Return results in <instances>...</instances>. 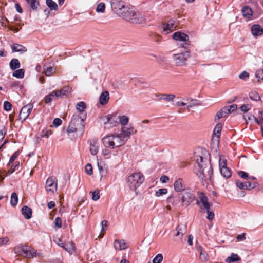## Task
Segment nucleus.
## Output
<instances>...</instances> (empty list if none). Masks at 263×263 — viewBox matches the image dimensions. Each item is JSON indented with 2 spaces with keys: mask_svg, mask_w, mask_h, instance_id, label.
Listing matches in <instances>:
<instances>
[{
  "mask_svg": "<svg viewBox=\"0 0 263 263\" xmlns=\"http://www.w3.org/2000/svg\"><path fill=\"white\" fill-rule=\"evenodd\" d=\"M121 131L123 136L121 135L111 134L103 137L102 141L104 146L112 149L119 147L124 144V138H129L131 134L137 133V130H135L134 127L132 126L126 128L125 127H122Z\"/></svg>",
  "mask_w": 263,
  "mask_h": 263,
  "instance_id": "nucleus-1",
  "label": "nucleus"
},
{
  "mask_svg": "<svg viewBox=\"0 0 263 263\" xmlns=\"http://www.w3.org/2000/svg\"><path fill=\"white\" fill-rule=\"evenodd\" d=\"M195 160L197 164V171H195V173L199 178L202 180H206L208 177L211 180L213 174V168L207 158L201 156H196Z\"/></svg>",
  "mask_w": 263,
  "mask_h": 263,
  "instance_id": "nucleus-2",
  "label": "nucleus"
},
{
  "mask_svg": "<svg viewBox=\"0 0 263 263\" xmlns=\"http://www.w3.org/2000/svg\"><path fill=\"white\" fill-rule=\"evenodd\" d=\"M86 118V114L80 116L78 114H74L72 117L69 123L67 131L68 133H78L79 136L82 135L84 131V120Z\"/></svg>",
  "mask_w": 263,
  "mask_h": 263,
  "instance_id": "nucleus-3",
  "label": "nucleus"
},
{
  "mask_svg": "<svg viewBox=\"0 0 263 263\" xmlns=\"http://www.w3.org/2000/svg\"><path fill=\"white\" fill-rule=\"evenodd\" d=\"M124 20L134 24H143L146 22L144 15L133 7H130L126 12Z\"/></svg>",
  "mask_w": 263,
  "mask_h": 263,
  "instance_id": "nucleus-4",
  "label": "nucleus"
},
{
  "mask_svg": "<svg viewBox=\"0 0 263 263\" xmlns=\"http://www.w3.org/2000/svg\"><path fill=\"white\" fill-rule=\"evenodd\" d=\"M189 46V43H185L182 45V48H184L185 51H181L179 53L173 54V59L176 65L183 66L186 65L187 59L190 55Z\"/></svg>",
  "mask_w": 263,
  "mask_h": 263,
  "instance_id": "nucleus-5",
  "label": "nucleus"
},
{
  "mask_svg": "<svg viewBox=\"0 0 263 263\" xmlns=\"http://www.w3.org/2000/svg\"><path fill=\"white\" fill-rule=\"evenodd\" d=\"M110 4L113 11L122 18L130 8L129 6H126L125 2L122 0H112Z\"/></svg>",
  "mask_w": 263,
  "mask_h": 263,
  "instance_id": "nucleus-6",
  "label": "nucleus"
},
{
  "mask_svg": "<svg viewBox=\"0 0 263 263\" xmlns=\"http://www.w3.org/2000/svg\"><path fill=\"white\" fill-rule=\"evenodd\" d=\"M144 181V177L140 173H135L132 174L127 178V183L130 189L136 191Z\"/></svg>",
  "mask_w": 263,
  "mask_h": 263,
  "instance_id": "nucleus-7",
  "label": "nucleus"
},
{
  "mask_svg": "<svg viewBox=\"0 0 263 263\" xmlns=\"http://www.w3.org/2000/svg\"><path fill=\"white\" fill-rule=\"evenodd\" d=\"M15 253L23 257L31 258L36 254V251L31 247L25 245H19L14 248Z\"/></svg>",
  "mask_w": 263,
  "mask_h": 263,
  "instance_id": "nucleus-8",
  "label": "nucleus"
},
{
  "mask_svg": "<svg viewBox=\"0 0 263 263\" xmlns=\"http://www.w3.org/2000/svg\"><path fill=\"white\" fill-rule=\"evenodd\" d=\"M119 118L116 114H109L102 116L100 118L101 122L103 124L104 128L110 129L118 124Z\"/></svg>",
  "mask_w": 263,
  "mask_h": 263,
  "instance_id": "nucleus-9",
  "label": "nucleus"
},
{
  "mask_svg": "<svg viewBox=\"0 0 263 263\" xmlns=\"http://www.w3.org/2000/svg\"><path fill=\"white\" fill-rule=\"evenodd\" d=\"M195 199V196L191 191H185L180 198V202L183 206L187 207Z\"/></svg>",
  "mask_w": 263,
  "mask_h": 263,
  "instance_id": "nucleus-10",
  "label": "nucleus"
},
{
  "mask_svg": "<svg viewBox=\"0 0 263 263\" xmlns=\"http://www.w3.org/2000/svg\"><path fill=\"white\" fill-rule=\"evenodd\" d=\"M46 190L48 193H53L57 191V183L55 177H49L46 182Z\"/></svg>",
  "mask_w": 263,
  "mask_h": 263,
  "instance_id": "nucleus-11",
  "label": "nucleus"
},
{
  "mask_svg": "<svg viewBox=\"0 0 263 263\" xmlns=\"http://www.w3.org/2000/svg\"><path fill=\"white\" fill-rule=\"evenodd\" d=\"M199 199L200 201L197 200L196 203L200 206L201 211L203 209L206 210L210 209V204L208 202V198L204 194L200 193L199 194Z\"/></svg>",
  "mask_w": 263,
  "mask_h": 263,
  "instance_id": "nucleus-12",
  "label": "nucleus"
},
{
  "mask_svg": "<svg viewBox=\"0 0 263 263\" xmlns=\"http://www.w3.org/2000/svg\"><path fill=\"white\" fill-rule=\"evenodd\" d=\"M33 105L29 103L24 106L20 111L19 118L22 120L23 121H25L27 117L30 115L32 109Z\"/></svg>",
  "mask_w": 263,
  "mask_h": 263,
  "instance_id": "nucleus-13",
  "label": "nucleus"
},
{
  "mask_svg": "<svg viewBox=\"0 0 263 263\" xmlns=\"http://www.w3.org/2000/svg\"><path fill=\"white\" fill-rule=\"evenodd\" d=\"M235 184L236 186L241 190H250L256 187L257 183H255L254 184H252L248 181L242 182L241 181L237 180H236Z\"/></svg>",
  "mask_w": 263,
  "mask_h": 263,
  "instance_id": "nucleus-14",
  "label": "nucleus"
},
{
  "mask_svg": "<svg viewBox=\"0 0 263 263\" xmlns=\"http://www.w3.org/2000/svg\"><path fill=\"white\" fill-rule=\"evenodd\" d=\"M173 39L176 41L184 42V44H182V46L184 45L185 43H189V36L183 32L179 31L175 32L173 34Z\"/></svg>",
  "mask_w": 263,
  "mask_h": 263,
  "instance_id": "nucleus-15",
  "label": "nucleus"
},
{
  "mask_svg": "<svg viewBox=\"0 0 263 263\" xmlns=\"http://www.w3.org/2000/svg\"><path fill=\"white\" fill-rule=\"evenodd\" d=\"M174 188L175 191L177 192L184 191L185 188V185H184V182L183 179L179 178L177 179L174 183Z\"/></svg>",
  "mask_w": 263,
  "mask_h": 263,
  "instance_id": "nucleus-16",
  "label": "nucleus"
},
{
  "mask_svg": "<svg viewBox=\"0 0 263 263\" xmlns=\"http://www.w3.org/2000/svg\"><path fill=\"white\" fill-rule=\"evenodd\" d=\"M197 250L199 252V259L202 262H206L209 259L208 254L203 249L201 246H197Z\"/></svg>",
  "mask_w": 263,
  "mask_h": 263,
  "instance_id": "nucleus-17",
  "label": "nucleus"
},
{
  "mask_svg": "<svg viewBox=\"0 0 263 263\" xmlns=\"http://www.w3.org/2000/svg\"><path fill=\"white\" fill-rule=\"evenodd\" d=\"M58 94H60L59 92H56V91H53L49 95H47L45 98L44 101L47 104L50 103L52 100H55L59 98Z\"/></svg>",
  "mask_w": 263,
  "mask_h": 263,
  "instance_id": "nucleus-18",
  "label": "nucleus"
},
{
  "mask_svg": "<svg viewBox=\"0 0 263 263\" xmlns=\"http://www.w3.org/2000/svg\"><path fill=\"white\" fill-rule=\"evenodd\" d=\"M176 28V26L175 24V22L174 21L171 20L168 21L167 24H164L163 25V31L164 32H166L169 31L171 32L173 31Z\"/></svg>",
  "mask_w": 263,
  "mask_h": 263,
  "instance_id": "nucleus-19",
  "label": "nucleus"
},
{
  "mask_svg": "<svg viewBox=\"0 0 263 263\" xmlns=\"http://www.w3.org/2000/svg\"><path fill=\"white\" fill-rule=\"evenodd\" d=\"M11 48L13 52H18L22 54L27 51V48L25 47L18 44H14L11 46Z\"/></svg>",
  "mask_w": 263,
  "mask_h": 263,
  "instance_id": "nucleus-20",
  "label": "nucleus"
},
{
  "mask_svg": "<svg viewBox=\"0 0 263 263\" xmlns=\"http://www.w3.org/2000/svg\"><path fill=\"white\" fill-rule=\"evenodd\" d=\"M251 32L254 36H259L262 33L263 29L259 25H253L251 27Z\"/></svg>",
  "mask_w": 263,
  "mask_h": 263,
  "instance_id": "nucleus-21",
  "label": "nucleus"
},
{
  "mask_svg": "<svg viewBox=\"0 0 263 263\" xmlns=\"http://www.w3.org/2000/svg\"><path fill=\"white\" fill-rule=\"evenodd\" d=\"M109 99V94L107 91L103 92L99 98V101L101 104L105 105Z\"/></svg>",
  "mask_w": 263,
  "mask_h": 263,
  "instance_id": "nucleus-22",
  "label": "nucleus"
},
{
  "mask_svg": "<svg viewBox=\"0 0 263 263\" xmlns=\"http://www.w3.org/2000/svg\"><path fill=\"white\" fill-rule=\"evenodd\" d=\"M22 213L26 219H29L32 216V210L27 206H24L22 208Z\"/></svg>",
  "mask_w": 263,
  "mask_h": 263,
  "instance_id": "nucleus-23",
  "label": "nucleus"
},
{
  "mask_svg": "<svg viewBox=\"0 0 263 263\" xmlns=\"http://www.w3.org/2000/svg\"><path fill=\"white\" fill-rule=\"evenodd\" d=\"M71 88L69 86H64L61 90H57L56 92H59V97H66L71 92Z\"/></svg>",
  "mask_w": 263,
  "mask_h": 263,
  "instance_id": "nucleus-24",
  "label": "nucleus"
},
{
  "mask_svg": "<svg viewBox=\"0 0 263 263\" xmlns=\"http://www.w3.org/2000/svg\"><path fill=\"white\" fill-rule=\"evenodd\" d=\"M30 7L31 10L37 11L40 6L39 0H25Z\"/></svg>",
  "mask_w": 263,
  "mask_h": 263,
  "instance_id": "nucleus-25",
  "label": "nucleus"
},
{
  "mask_svg": "<svg viewBox=\"0 0 263 263\" xmlns=\"http://www.w3.org/2000/svg\"><path fill=\"white\" fill-rule=\"evenodd\" d=\"M186 226L184 224H179L176 228V236L182 237L184 233H185Z\"/></svg>",
  "mask_w": 263,
  "mask_h": 263,
  "instance_id": "nucleus-26",
  "label": "nucleus"
},
{
  "mask_svg": "<svg viewBox=\"0 0 263 263\" xmlns=\"http://www.w3.org/2000/svg\"><path fill=\"white\" fill-rule=\"evenodd\" d=\"M241 11L243 16L247 18H250L252 15L253 11L248 6H244L242 8Z\"/></svg>",
  "mask_w": 263,
  "mask_h": 263,
  "instance_id": "nucleus-27",
  "label": "nucleus"
},
{
  "mask_svg": "<svg viewBox=\"0 0 263 263\" xmlns=\"http://www.w3.org/2000/svg\"><path fill=\"white\" fill-rule=\"evenodd\" d=\"M115 247L119 250H124L127 248V245L123 240H118L115 242Z\"/></svg>",
  "mask_w": 263,
  "mask_h": 263,
  "instance_id": "nucleus-28",
  "label": "nucleus"
},
{
  "mask_svg": "<svg viewBox=\"0 0 263 263\" xmlns=\"http://www.w3.org/2000/svg\"><path fill=\"white\" fill-rule=\"evenodd\" d=\"M9 66L12 70H15L20 67L21 64L18 59H13L10 62Z\"/></svg>",
  "mask_w": 263,
  "mask_h": 263,
  "instance_id": "nucleus-29",
  "label": "nucleus"
},
{
  "mask_svg": "<svg viewBox=\"0 0 263 263\" xmlns=\"http://www.w3.org/2000/svg\"><path fill=\"white\" fill-rule=\"evenodd\" d=\"M222 124L221 123H218L216 126L215 127L213 131V133L214 135H217V138L215 139L216 142H217V144H218L219 140L218 138L220 136V134L222 129Z\"/></svg>",
  "mask_w": 263,
  "mask_h": 263,
  "instance_id": "nucleus-30",
  "label": "nucleus"
},
{
  "mask_svg": "<svg viewBox=\"0 0 263 263\" xmlns=\"http://www.w3.org/2000/svg\"><path fill=\"white\" fill-rule=\"evenodd\" d=\"M237 105L236 104H233L230 106H225L223 108H222V111H224V114L227 115V114L237 109Z\"/></svg>",
  "mask_w": 263,
  "mask_h": 263,
  "instance_id": "nucleus-31",
  "label": "nucleus"
},
{
  "mask_svg": "<svg viewBox=\"0 0 263 263\" xmlns=\"http://www.w3.org/2000/svg\"><path fill=\"white\" fill-rule=\"evenodd\" d=\"M47 6L50 8V10H57L58 6L56 3L52 0H46Z\"/></svg>",
  "mask_w": 263,
  "mask_h": 263,
  "instance_id": "nucleus-32",
  "label": "nucleus"
},
{
  "mask_svg": "<svg viewBox=\"0 0 263 263\" xmlns=\"http://www.w3.org/2000/svg\"><path fill=\"white\" fill-rule=\"evenodd\" d=\"M240 260V258L239 257V256L234 253H232L230 256L228 257L226 261L227 262H234L235 261H239Z\"/></svg>",
  "mask_w": 263,
  "mask_h": 263,
  "instance_id": "nucleus-33",
  "label": "nucleus"
},
{
  "mask_svg": "<svg viewBox=\"0 0 263 263\" xmlns=\"http://www.w3.org/2000/svg\"><path fill=\"white\" fill-rule=\"evenodd\" d=\"M25 73V70L23 69H20L15 70L13 73V76L18 79H22L24 78Z\"/></svg>",
  "mask_w": 263,
  "mask_h": 263,
  "instance_id": "nucleus-34",
  "label": "nucleus"
},
{
  "mask_svg": "<svg viewBox=\"0 0 263 263\" xmlns=\"http://www.w3.org/2000/svg\"><path fill=\"white\" fill-rule=\"evenodd\" d=\"M86 104L84 102L81 101L78 103L76 106L77 109L79 111V114L78 115H82L84 110L86 108Z\"/></svg>",
  "mask_w": 263,
  "mask_h": 263,
  "instance_id": "nucleus-35",
  "label": "nucleus"
},
{
  "mask_svg": "<svg viewBox=\"0 0 263 263\" xmlns=\"http://www.w3.org/2000/svg\"><path fill=\"white\" fill-rule=\"evenodd\" d=\"M186 100L189 101V102H187L188 104L187 108L189 110L190 108L193 106H198L200 105V104L198 103V101L196 99H187Z\"/></svg>",
  "mask_w": 263,
  "mask_h": 263,
  "instance_id": "nucleus-36",
  "label": "nucleus"
},
{
  "mask_svg": "<svg viewBox=\"0 0 263 263\" xmlns=\"http://www.w3.org/2000/svg\"><path fill=\"white\" fill-rule=\"evenodd\" d=\"M221 175L226 178H229L231 176V171L227 167L220 170Z\"/></svg>",
  "mask_w": 263,
  "mask_h": 263,
  "instance_id": "nucleus-37",
  "label": "nucleus"
},
{
  "mask_svg": "<svg viewBox=\"0 0 263 263\" xmlns=\"http://www.w3.org/2000/svg\"><path fill=\"white\" fill-rule=\"evenodd\" d=\"M90 151L92 155H96L98 152V146L96 142L90 143Z\"/></svg>",
  "mask_w": 263,
  "mask_h": 263,
  "instance_id": "nucleus-38",
  "label": "nucleus"
},
{
  "mask_svg": "<svg viewBox=\"0 0 263 263\" xmlns=\"http://www.w3.org/2000/svg\"><path fill=\"white\" fill-rule=\"evenodd\" d=\"M18 202V197L16 193H12L11 195L10 204L12 206H15Z\"/></svg>",
  "mask_w": 263,
  "mask_h": 263,
  "instance_id": "nucleus-39",
  "label": "nucleus"
},
{
  "mask_svg": "<svg viewBox=\"0 0 263 263\" xmlns=\"http://www.w3.org/2000/svg\"><path fill=\"white\" fill-rule=\"evenodd\" d=\"M249 98L250 99L253 100V101H258L260 99V97L255 91H252L249 93Z\"/></svg>",
  "mask_w": 263,
  "mask_h": 263,
  "instance_id": "nucleus-40",
  "label": "nucleus"
},
{
  "mask_svg": "<svg viewBox=\"0 0 263 263\" xmlns=\"http://www.w3.org/2000/svg\"><path fill=\"white\" fill-rule=\"evenodd\" d=\"M120 123L122 125V127H124L127 125L129 121V118L126 116H122L120 118Z\"/></svg>",
  "mask_w": 263,
  "mask_h": 263,
  "instance_id": "nucleus-41",
  "label": "nucleus"
},
{
  "mask_svg": "<svg viewBox=\"0 0 263 263\" xmlns=\"http://www.w3.org/2000/svg\"><path fill=\"white\" fill-rule=\"evenodd\" d=\"M219 165L220 170L222 168L227 167V160L226 159L223 157L220 156L219 161Z\"/></svg>",
  "mask_w": 263,
  "mask_h": 263,
  "instance_id": "nucleus-42",
  "label": "nucleus"
},
{
  "mask_svg": "<svg viewBox=\"0 0 263 263\" xmlns=\"http://www.w3.org/2000/svg\"><path fill=\"white\" fill-rule=\"evenodd\" d=\"M162 97H163L162 98V100L170 102L174 100V99L175 98V95L173 94H164Z\"/></svg>",
  "mask_w": 263,
  "mask_h": 263,
  "instance_id": "nucleus-43",
  "label": "nucleus"
},
{
  "mask_svg": "<svg viewBox=\"0 0 263 263\" xmlns=\"http://www.w3.org/2000/svg\"><path fill=\"white\" fill-rule=\"evenodd\" d=\"M105 5L104 3H99L96 8V11L97 12L103 13L105 11Z\"/></svg>",
  "mask_w": 263,
  "mask_h": 263,
  "instance_id": "nucleus-44",
  "label": "nucleus"
},
{
  "mask_svg": "<svg viewBox=\"0 0 263 263\" xmlns=\"http://www.w3.org/2000/svg\"><path fill=\"white\" fill-rule=\"evenodd\" d=\"M10 169L6 172V175L8 176L12 174L16 170H17L19 167V162H18L14 166H10Z\"/></svg>",
  "mask_w": 263,
  "mask_h": 263,
  "instance_id": "nucleus-45",
  "label": "nucleus"
},
{
  "mask_svg": "<svg viewBox=\"0 0 263 263\" xmlns=\"http://www.w3.org/2000/svg\"><path fill=\"white\" fill-rule=\"evenodd\" d=\"M167 193V189L166 188H163L159 189L158 191H156L155 195L157 197H160L163 195L166 194Z\"/></svg>",
  "mask_w": 263,
  "mask_h": 263,
  "instance_id": "nucleus-46",
  "label": "nucleus"
},
{
  "mask_svg": "<svg viewBox=\"0 0 263 263\" xmlns=\"http://www.w3.org/2000/svg\"><path fill=\"white\" fill-rule=\"evenodd\" d=\"M52 134V131L50 129H44L43 130L41 133V136L42 137L48 138L50 135Z\"/></svg>",
  "mask_w": 263,
  "mask_h": 263,
  "instance_id": "nucleus-47",
  "label": "nucleus"
},
{
  "mask_svg": "<svg viewBox=\"0 0 263 263\" xmlns=\"http://www.w3.org/2000/svg\"><path fill=\"white\" fill-rule=\"evenodd\" d=\"M162 260L163 255L161 254H158L153 259V263H161Z\"/></svg>",
  "mask_w": 263,
  "mask_h": 263,
  "instance_id": "nucleus-48",
  "label": "nucleus"
},
{
  "mask_svg": "<svg viewBox=\"0 0 263 263\" xmlns=\"http://www.w3.org/2000/svg\"><path fill=\"white\" fill-rule=\"evenodd\" d=\"M92 194V199L94 201H97L100 198V193L98 190H96L93 192H90Z\"/></svg>",
  "mask_w": 263,
  "mask_h": 263,
  "instance_id": "nucleus-49",
  "label": "nucleus"
},
{
  "mask_svg": "<svg viewBox=\"0 0 263 263\" xmlns=\"http://www.w3.org/2000/svg\"><path fill=\"white\" fill-rule=\"evenodd\" d=\"M255 77L258 79V81L263 80V70L259 69L256 71Z\"/></svg>",
  "mask_w": 263,
  "mask_h": 263,
  "instance_id": "nucleus-50",
  "label": "nucleus"
},
{
  "mask_svg": "<svg viewBox=\"0 0 263 263\" xmlns=\"http://www.w3.org/2000/svg\"><path fill=\"white\" fill-rule=\"evenodd\" d=\"M18 151L15 152L13 154V155L10 158L9 162L8 164V166H10L11 165V164L13 163V162L14 161L15 159L18 157Z\"/></svg>",
  "mask_w": 263,
  "mask_h": 263,
  "instance_id": "nucleus-51",
  "label": "nucleus"
},
{
  "mask_svg": "<svg viewBox=\"0 0 263 263\" xmlns=\"http://www.w3.org/2000/svg\"><path fill=\"white\" fill-rule=\"evenodd\" d=\"M85 171L89 175H91L93 173L92 167L90 164H87L85 166Z\"/></svg>",
  "mask_w": 263,
  "mask_h": 263,
  "instance_id": "nucleus-52",
  "label": "nucleus"
},
{
  "mask_svg": "<svg viewBox=\"0 0 263 263\" xmlns=\"http://www.w3.org/2000/svg\"><path fill=\"white\" fill-rule=\"evenodd\" d=\"M54 69L52 67H47L46 69H44V72L47 76H50L52 74Z\"/></svg>",
  "mask_w": 263,
  "mask_h": 263,
  "instance_id": "nucleus-53",
  "label": "nucleus"
},
{
  "mask_svg": "<svg viewBox=\"0 0 263 263\" xmlns=\"http://www.w3.org/2000/svg\"><path fill=\"white\" fill-rule=\"evenodd\" d=\"M6 133V130L5 127L3 126L0 127V141H2L5 137Z\"/></svg>",
  "mask_w": 263,
  "mask_h": 263,
  "instance_id": "nucleus-54",
  "label": "nucleus"
},
{
  "mask_svg": "<svg viewBox=\"0 0 263 263\" xmlns=\"http://www.w3.org/2000/svg\"><path fill=\"white\" fill-rule=\"evenodd\" d=\"M12 107V104L8 101H5L4 103V109L6 111H9Z\"/></svg>",
  "mask_w": 263,
  "mask_h": 263,
  "instance_id": "nucleus-55",
  "label": "nucleus"
},
{
  "mask_svg": "<svg viewBox=\"0 0 263 263\" xmlns=\"http://www.w3.org/2000/svg\"><path fill=\"white\" fill-rule=\"evenodd\" d=\"M54 223L55 227H57L58 228H61V226H62V220H61V219L60 217H56L55 219Z\"/></svg>",
  "mask_w": 263,
  "mask_h": 263,
  "instance_id": "nucleus-56",
  "label": "nucleus"
},
{
  "mask_svg": "<svg viewBox=\"0 0 263 263\" xmlns=\"http://www.w3.org/2000/svg\"><path fill=\"white\" fill-rule=\"evenodd\" d=\"M226 116V115L224 114V111H222V108L220 111L217 112V113L216 114V118H215V120H219L221 118H222V117H225Z\"/></svg>",
  "mask_w": 263,
  "mask_h": 263,
  "instance_id": "nucleus-57",
  "label": "nucleus"
},
{
  "mask_svg": "<svg viewBox=\"0 0 263 263\" xmlns=\"http://www.w3.org/2000/svg\"><path fill=\"white\" fill-rule=\"evenodd\" d=\"M98 166L101 176H102L104 175H105V173L106 172V169L103 168V166L101 165V163H98Z\"/></svg>",
  "mask_w": 263,
  "mask_h": 263,
  "instance_id": "nucleus-58",
  "label": "nucleus"
},
{
  "mask_svg": "<svg viewBox=\"0 0 263 263\" xmlns=\"http://www.w3.org/2000/svg\"><path fill=\"white\" fill-rule=\"evenodd\" d=\"M249 77V73L246 71H243L239 75V78L241 80H245Z\"/></svg>",
  "mask_w": 263,
  "mask_h": 263,
  "instance_id": "nucleus-59",
  "label": "nucleus"
},
{
  "mask_svg": "<svg viewBox=\"0 0 263 263\" xmlns=\"http://www.w3.org/2000/svg\"><path fill=\"white\" fill-rule=\"evenodd\" d=\"M241 110L244 112H247L251 108V105L248 104H243L240 107Z\"/></svg>",
  "mask_w": 263,
  "mask_h": 263,
  "instance_id": "nucleus-60",
  "label": "nucleus"
},
{
  "mask_svg": "<svg viewBox=\"0 0 263 263\" xmlns=\"http://www.w3.org/2000/svg\"><path fill=\"white\" fill-rule=\"evenodd\" d=\"M61 247L64 248L66 251L69 252L72 249H73V246L71 244L63 245L61 246Z\"/></svg>",
  "mask_w": 263,
  "mask_h": 263,
  "instance_id": "nucleus-61",
  "label": "nucleus"
},
{
  "mask_svg": "<svg viewBox=\"0 0 263 263\" xmlns=\"http://www.w3.org/2000/svg\"><path fill=\"white\" fill-rule=\"evenodd\" d=\"M206 212L208 213L207 219L209 220H212L214 218V214L213 212L210 211V209L206 210Z\"/></svg>",
  "mask_w": 263,
  "mask_h": 263,
  "instance_id": "nucleus-62",
  "label": "nucleus"
},
{
  "mask_svg": "<svg viewBox=\"0 0 263 263\" xmlns=\"http://www.w3.org/2000/svg\"><path fill=\"white\" fill-rule=\"evenodd\" d=\"M238 174L240 177H241L242 178L245 179H248L249 178V175L248 173H246L244 171H239L238 172Z\"/></svg>",
  "mask_w": 263,
  "mask_h": 263,
  "instance_id": "nucleus-63",
  "label": "nucleus"
},
{
  "mask_svg": "<svg viewBox=\"0 0 263 263\" xmlns=\"http://www.w3.org/2000/svg\"><path fill=\"white\" fill-rule=\"evenodd\" d=\"M62 123V120H61L60 118H55L53 121V125L54 127H58Z\"/></svg>",
  "mask_w": 263,
  "mask_h": 263,
  "instance_id": "nucleus-64",
  "label": "nucleus"
}]
</instances>
